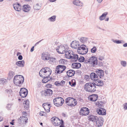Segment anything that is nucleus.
Returning <instances> with one entry per match:
<instances>
[{
    "instance_id": "1",
    "label": "nucleus",
    "mask_w": 127,
    "mask_h": 127,
    "mask_svg": "<svg viewBox=\"0 0 127 127\" xmlns=\"http://www.w3.org/2000/svg\"><path fill=\"white\" fill-rule=\"evenodd\" d=\"M94 83L89 82L86 84L84 86L85 90L88 92H93L96 90V87Z\"/></svg>"
},
{
    "instance_id": "2",
    "label": "nucleus",
    "mask_w": 127,
    "mask_h": 127,
    "mask_svg": "<svg viewBox=\"0 0 127 127\" xmlns=\"http://www.w3.org/2000/svg\"><path fill=\"white\" fill-rule=\"evenodd\" d=\"M24 81V77L21 75H16L14 77L13 82L16 86H19L20 84H23Z\"/></svg>"
},
{
    "instance_id": "3",
    "label": "nucleus",
    "mask_w": 127,
    "mask_h": 127,
    "mask_svg": "<svg viewBox=\"0 0 127 127\" xmlns=\"http://www.w3.org/2000/svg\"><path fill=\"white\" fill-rule=\"evenodd\" d=\"M51 120L54 126H59L61 124L60 127H64V122L62 120H61L58 117H52Z\"/></svg>"
},
{
    "instance_id": "4",
    "label": "nucleus",
    "mask_w": 127,
    "mask_h": 127,
    "mask_svg": "<svg viewBox=\"0 0 127 127\" xmlns=\"http://www.w3.org/2000/svg\"><path fill=\"white\" fill-rule=\"evenodd\" d=\"M88 51V48H86V46L84 44L81 45L78 47L77 49L78 52L82 55L85 54L87 53Z\"/></svg>"
},
{
    "instance_id": "5",
    "label": "nucleus",
    "mask_w": 127,
    "mask_h": 127,
    "mask_svg": "<svg viewBox=\"0 0 127 127\" xmlns=\"http://www.w3.org/2000/svg\"><path fill=\"white\" fill-rule=\"evenodd\" d=\"M66 67L64 65H58L56 67L55 72L56 74H60L63 73L66 68Z\"/></svg>"
},
{
    "instance_id": "6",
    "label": "nucleus",
    "mask_w": 127,
    "mask_h": 127,
    "mask_svg": "<svg viewBox=\"0 0 127 127\" xmlns=\"http://www.w3.org/2000/svg\"><path fill=\"white\" fill-rule=\"evenodd\" d=\"M68 49L67 46H64L61 45L57 48L56 50L59 53L63 54L65 53V51H67Z\"/></svg>"
},
{
    "instance_id": "7",
    "label": "nucleus",
    "mask_w": 127,
    "mask_h": 127,
    "mask_svg": "<svg viewBox=\"0 0 127 127\" xmlns=\"http://www.w3.org/2000/svg\"><path fill=\"white\" fill-rule=\"evenodd\" d=\"M41 71H43L44 76L46 77H49L51 74L52 71L49 68L44 67L41 69Z\"/></svg>"
},
{
    "instance_id": "8",
    "label": "nucleus",
    "mask_w": 127,
    "mask_h": 127,
    "mask_svg": "<svg viewBox=\"0 0 127 127\" xmlns=\"http://www.w3.org/2000/svg\"><path fill=\"white\" fill-rule=\"evenodd\" d=\"M80 115L86 116L88 115L90 113V110L87 108L83 107L82 108L80 111Z\"/></svg>"
},
{
    "instance_id": "9",
    "label": "nucleus",
    "mask_w": 127,
    "mask_h": 127,
    "mask_svg": "<svg viewBox=\"0 0 127 127\" xmlns=\"http://www.w3.org/2000/svg\"><path fill=\"white\" fill-rule=\"evenodd\" d=\"M28 94V91L27 89L25 88L21 89L19 92L20 95L22 97H25Z\"/></svg>"
},
{
    "instance_id": "10",
    "label": "nucleus",
    "mask_w": 127,
    "mask_h": 127,
    "mask_svg": "<svg viewBox=\"0 0 127 127\" xmlns=\"http://www.w3.org/2000/svg\"><path fill=\"white\" fill-rule=\"evenodd\" d=\"M90 64L93 66H95L97 64V58L95 56H92L90 58Z\"/></svg>"
},
{
    "instance_id": "11",
    "label": "nucleus",
    "mask_w": 127,
    "mask_h": 127,
    "mask_svg": "<svg viewBox=\"0 0 127 127\" xmlns=\"http://www.w3.org/2000/svg\"><path fill=\"white\" fill-rule=\"evenodd\" d=\"M55 99H56L57 100V103H56V106L57 107H59L62 105L64 102V100L63 98L61 97H56Z\"/></svg>"
},
{
    "instance_id": "12",
    "label": "nucleus",
    "mask_w": 127,
    "mask_h": 127,
    "mask_svg": "<svg viewBox=\"0 0 127 127\" xmlns=\"http://www.w3.org/2000/svg\"><path fill=\"white\" fill-rule=\"evenodd\" d=\"M96 111L97 114L99 115H104L106 114V110L101 107L97 109Z\"/></svg>"
},
{
    "instance_id": "13",
    "label": "nucleus",
    "mask_w": 127,
    "mask_h": 127,
    "mask_svg": "<svg viewBox=\"0 0 127 127\" xmlns=\"http://www.w3.org/2000/svg\"><path fill=\"white\" fill-rule=\"evenodd\" d=\"M98 95L95 94H93L89 96L88 98L89 100L92 101H95L97 99Z\"/></svg>"
},
{
    "instance_id": "14",
    "label": "nucleus",
    "mask_w": 127,
    "mask_h": 127,
    "mask_svg": "<svg viewBox=\"0 0 127 127\" xmlns=\"http://www.w3.org/2000/svg\"><path fill=\"white\" fill-rule=\"evenodd\" d=\"M96 125L98 127L101 126L103 125L104 122L103 119L101 118H98L96 121Z\"/></svg>"
},
{
    "instance_id": "15",
    "label": "nucleus",
    "mask_w": 127,
    "mask_h": 127,
    "mask_svg": "<svg viewBox=\"0 0 127 127\" xmlns=\"http://www.w3.org/2000/svg\"><path fill=\"white\" fill-rule=\"evenodd\" d=\"M28 118L25 116H23L19 118V122L21 124H25L28 122Z\"/></svg>"
},
{
    "instance_id": "16",
    "label": "nucleus",
    "mask_w": 127,
    "mask_h": 127,
    "mask_svg": "<svg viewBox=\"0 0 127 127\" xmlns=\"http://www.w3.org/2000/svg\"><path fill=\"white\" fill-rule=\"evenodd\" d=\"M95 72L99 77L102 79L104 76V71L101 69H97L96 70Z\"/></svg>"
},
{
    "instance_id": "17",
    "label": "nucleus",
    "mask_w": 127,
    "mask_h": 127,
    "mask_svg": "<svg viewBox=\"0 0 127 127\" xmlns=\"http://www.w3.org/2000/svg\"><path fill=\"white\" fill-rule=\"evenodd\" d=\"M71 55H70V58H68V59H71L74 62H76L78 59V55L77 54H73L72 53Z\"/></svg>"
},
{
    "instance_id": "18",
    "label": "nucleus",
    "mask_w": 127,
    "mask_h": 127,
    "mask_svg": "<svg viewBox=\"0 0 127 127\" xmlns=\"http://www.w3.org/2000/svg\"><path fill=\"white\" fill-rule=\"evenodd\" d=\"M15 10L18 11H20L21 9V6L19 3H16L13 5Z\"/></svg>"
},
{
    "instance_id": "19",
    "label": "nucleus",
    "mask_w": 127,
    "mask_h": 127,
    "mask_svg": "<svg viewBox=\"0 0 127 127\" xmlns=\"http://www.w3.org/2000/svg\"><path fill=\"white\" fill-rule=\"evenodd\" d=\"M71 47L73 48L76 49L79 47V42L78 41H73L71 43Z\"/></svg>"
},
{
    "instance_id": "20",
    "label": "nucleus",
    "mask_w": 127,
    "mask_h": 127,
    "mask_svg": "<svg viewBox=\"0 0 127 127\" xmlns=\"http://www.w3.org/2000/svg\"><path fill=\"white\" fill-rule=\"evenodd\" d=\"M90 77L92 80L96 81L98 78L97 75L95 73H92L90 75Z\"/></svg>"
},
{
    "instance_id": "21",
    "label": "nucleus",
    "mask_w": 127,
    "mask_h": 127,
    "mask_svg": "<svg viewBox=\"0 0 127 127\" xmlns=\"http://www.w3.org/2000/svg\"><path fill=\"white\" fill-rule=\"evenodd\" d=\"M89 120L92 122H95L98 117L95 116L93 115H89L88 117Z\"/></svg>"
},
{
    "instance_id": "22",
    "label": "nucleus",
    "mask_w": 127,
    "mask_h": 127,
    "mask_svg": "<svg viewBox=\"0 0 127 127\" xmlns=\"http://www.w3.org/2000/svg\"><path fill=\"white\" fill-rule=\"evenodd\" d=\"M72 2L74 4L78 6H83V3L79 0H74Z\"/></svg>"
},
{
    "instance_id": "23",
    "label": "nucleus",
    "mask_w": 127,
    "mask_h": 127,
    "mask_svg": "<svg viewBox=\"0 0 127 127\" xmlns=\"http://www.w3.org/2000/svg\"><path fill=\"white\" fill-rule=\"evenodd\" d=\"M67 75L69 77H71L74 76L75 73V71L73 70H69L66 72Z\"/></svg>"
},
{
    "instance_id": "24",
    "label": "nucleus",
    "mask_w": 127,
    "mask_h": 127,
    "mask_svg": "<svg viewBox=\"0 0 127 127\" xmlns=\"http://www.w3.org/2000/svg\"><path fill=\"white\" fill-rule=\"evenodd\" d=\"M25 62L24 61H19L16 62L15 64L18 66L21 67H24V65Z\"/></svg>"
},
{
    "instance_id": "25",
    "label": "nucleus",
    "mask_w": 127,
    "mask_h": 127,
    "mask_svg": "<svg viewBox=\"0 0 127 127\" xmlns=\"http://www.w3.org/2000/svg\"><path fill=\"white\" fill-rule=\"evenodd\" d=\"M44 94L45 96L51 95L53 93L52 91L50 89H47L44 90Z\"/></svg>"
},
{
    "instance_id": "26",
    "label": "nucleus",
    "mask_w": 127,
    "mask_h": 127,
    "mask_svg": "<svg viewBox=\"0 0 127 127\" xmlns=\"http://www.w3.org/2000/svg\"><path fill=\"white\" fill-rule=\"evenodd\" d=\"M43 77L44 78L42 80V82L43 83H46L50 80H52V78L51 77L50 78L49 77H46V76H44Z\"/></svg>"
},
{
    "instance_id": "27",
    "label": "nucleus",
    "mask_w": 127,
    "mask_h": 127,
    "mask_svg": "<svg viewBox=\"0 0 127 127\" xmlns=\"http://www.w3.org/2000/svg\"><path fill=\"white\" fill-rule=\"evenodd\" d=\"M23 8L24 11L27 12L30 10L31 7L29 5H25L23 6Z\"/></svg>"
},
{
    "instance_id": "28",
    "label": "nucleus",
    "mask_w": 127,
    "mask_h": 127,
    "mask_svg": "<svg viewBox=\"0 0 127 127\" xmlns=\"http://www.w3.org/2000/svg\"><path fill=\"white\" fill-rule=\"evenodd\" d=\"M24 105L25 109H28L29 107V101L28 100L25 101L24 102Z\"/></svg>"
},
{
    "instance_id": "29",
    "label": "nucleus",
    "mask_w": 127,
    "mask_h": 127,
    "mask_svg": "<svg viewBox=\"0 0 127 127\" xmlns=\"http://www.w3.org/2000/svg\"><path fill=\"white\" fill-rule=\"evenodd\" d=\"M42 106L46 112H50V107H48V106L46 105V103H43L42 104Z\"/></svg>"
},
{
    "instance_id": "30",
    "label": "nucleus",
    "mask_w": 127,
    "mask_h": 127,
    "mask_svg": "<svg viewBox=\"0 0 127 127\" xmlns=\"http://www.w3.org/2000/svg\"><path fill=\"white\" fill-rule=\"evenodd\" d=\"M96 82L95 83H94L95 86H102L103 84V81L102 80H97Z\"/></svg>"
},
{
    "instance_id": "31",
    "label": "nucleus",
    "mask_w": 127,
    "mask_h": 127,
    "mask_svg": "<svg viewBox=\"0 0 127 127\" xmlns=\"http://www.w3.org/2000/svg\"><path fill=\"white\" fill-rule=\"evenodd\" d=\"M65 57L66 58H70V55H71V54H72V53H73V52L71 51L70 50L67 51H65Z\"/></svg>"
},
{
    "instance_id": "32",
    "label": "nucleus",
    "mask_w": 127,
    "mask_h": 127,
    "mask_svg": "<svg viewBox=\"0 0 127 127\" xmlns=\"http://www.w3.org/2000/svg\"><path fill=\"white\" fill-rule=\"evenodd\" d=\"M67 60L64 59L60 60L59 62L60 65H65L66 64Z\"/></svg>"
},
{
    "instance_id": "33",
    "label": "nucleus",
    "mask_w": 127,
    "mask_h": 127,
    "mask_svg": "<svg viewBox=\"0 0 127 127\" xmlns=\"http://www.w3.org/2000/svg\"><path fill=\"white\" fill-rule=\"evenodd\" d=\"M108 12H105L100 16L99 17V19L100 21H102L104 20L106 16L107 15Z\"/></svg>"
},
{
    "instance_id": "34",
    "label": "nucleus",
    "mask_w": 127,
    "mask_h": 127,
    "mask_svg": "<svg viewBox=\"0 0 127 127\" xmlns=\"http://www.w3.org/2000/svg\"><path fill=\"white\" fill-rule=\"evenodd\" d=\"M5 92L8 95L9 97H11L13 95V92L11 89H7L5 90Z\"/></svg>"
},
{
    "instance_id": "35",
    "label": "nucleus",
    "mask_w": 127,
    "mask_h": 127,
    "mask_svg": "<svg viewBox=\"0 0 127 127\" xmlns=\"http://www.w3.org/2000/svg\"><path fill=\"white\" fill-rule=\"evenodd\" d=\"M69 84L72 87H74L76 85V82L75 79H72L71 81L69 82Z\"/></svg>"
},
{
    "instance_id": "36",
    "label": "nucleus",
    "mask_w": 127,
    "mask_h": 127,
    "mask_svg": "<svg viewBox=\"0 0 127 127\" xmlns=\"http://www.w3.org/2000/svg\"><path fill=\"white\" fill-rule=\"evenodd\" d=\"M72 65L76 68H78L81 67V64L80 63H73Z\"/></svg>"
},
{
    "instance_id": "37",
    "label": "nucleus",
    "mask_w": 127,
    "mask_h": 127,
    "mask_svg": "<svg viewBox=\"0 0 127 127\" xmlns=\"http://www.w3.org/2000/svg\"><path fill=\"white\" fill-rule=\"evenodd\" d=\"M56 15H53L48 18V20L51 22H54L56 20Z\"/></svg>"
},
{
    "instance_id": "38",
    "label": "nucleus",
    "mask_w": 127,
    "mask_h": 127,
    "mask_svg": "<svg viewBox=\"0 0 127 127\" xmlns=\"http://www.w3.org/2000/svg\"><path fill=\"white\" fill-rule=\"evenodd\" d=\"M42 59L43 60H49V57L47 55H45L44 53H43L42 54Z\"/></svg>"
},
{
    "instance_id": "39",
    "label": "nucleus",
    "mask_w": 127,
    "mask_h": 127,
    "mask_svg": "<svg viewBox=\"0 0 127 127\" xmlns=\"http://www.w3.org/2000/svg\"><path fill=\"white\" fill-rule=\"evenodd\" d=\"M77 104V101H76V99H75V100H74L72 102L71 104H67V105L69 106H71V107H72L73 106H74L76 105Z\"/></svg>"
},
{
    "instance_id": "40",
    "label": "nucleus",
    "mask_w": 127,
    "mask_h": 127,
    "mask_svg": "<svg viewBox=\"0 0 127 127\" xmlns=\"http://www.w3.org/2000/svg\"><path fill=\"white\" fill-rule=\"evenodd\" d=\"M87 38L82 37L80 38V40L81 42L84 43L87 41Z\"/></svg>"
},
{
    "instance_id": "41",
    "label": "nucleus",
    "mask_w": 127,
    "mask_h": 127,
    "mask_svg": "<svg viewBox=\"0 0 127 127\" xmlns=\"http://www.w3.org/2000/svg\"><path fill=\"white\" fill-rule=\"evenodd\" d=\"M103 104V102L102 101H98L96 103V105H98V106L100 107H103L102 105Z\"/></svg>"
},
{
    "instance_id": "42",
    "label": "nucleus",
    "mask_w": 127,
    "mask_h": 127,
    "mask_svg": "<svg viewBox=\"0 0 127 127\" xmlns=\"http://www.w3.org/2000/svg\"><path fill=\"white\" fill-rule=\"evenodd\" d=\"M41 7V6H39L38 3L36 4L33 6V8L34 10H39L40 9Z\"/></svg>"
},
{
    "instance_id": "43",
    "label": "nucleus",
    "mask_w": 127,
    "mask_h": 127,
    "mask_svg": "<svg viewBox=\"0 0 127 127\" xmlns=\"http://www.w3.org/2000/svg\"><path fill=\"white\" fill-rule=\"evenodd\" d=\"M85 60V59L84 57L80 56L78 60L79 62H84Z\"/></svg>"
},
{
    "instance_id": "44",
    "label": "nucleus",
    "mask_w": 127,
    "mask_h": 127,
    "mask_svg": "<svg viewBox=\"0 0 127 127\" xmlns=\"http://www.w3.org/2000/svg\"><path fill=\"white\" fill-rule=\"evenodd\" d=\"M7 81L5 79H1L0 80V84H4Z\"/></svg>"
},
{
    "instance_id": "45",
    "label": "nucleus",
    "mask_w": 127,
    "mask_h": 127,
    "mask_svg": "<svg viewBox=\"0 0 127 127\" xmlns=\"http://www.w3.org/2000/svg\"><path fill=\"white\" fill-rule=\"evenodd\" d=\"M121 65L123 67H125L127 65V62L125 61H122L121 62Z\"/></svg>"
},
{
    "instance_id": "46",
    "label": "nucleus",
    "mask_w": 127,
    "mask_h": 127,
    "mask_svg": "<svg viewBox=\"0 0 127 127\" xmlns=\"http://www.w3.org/2000/svg\"><path fill=\"white\" fill-rule=\"evenodd\" d=\"M71 99H73V98L71 97H68L65 100V102L67 104L68 103L69 100Z\"/></svg>"
},
{
    "instance_id": "47",
    "label": "nucleus",
    "mask_w": 127,
    "mask_h": 127,
    "mask_svg": "<svg viewBox=\"0 0 127 127\" xmlns=\"http://www.w3.org/2000/svg\"><path fill=\"white\" fill-rule=\"evenodd\" d=\"M97 50V49L96 47L94 46L93 48L91 49V51L92 53H95Z\"/></svg>"
},
{
    "instance_id": "48",
    "label": "nucleus",
    "mask_w": 127,
    "mask_h": 127,
    "mask_svg": "<svg viewBox=\"0 0 127 127\" xmlns=\"http://www.w3.org/2000/svg\"><path fill=\"white\" fill-rule=\"evenodd\" d=\"M13 104L12 103L7 104L6 106V107L8 110H10L11 108V106Z\"/></svg>"
},
{
    "instance_id": "49",
    "label": "nucleus",
    "mask_w": 127,
    "mask_h": 127,
    "mask_svg": "<svg viewBox=\"0 0 127 127\" xmlns=\"http://www.w3.org/2000/svg\"><path fill=\"white\" fill-rule=\"evenodd\" d=\"M46 112L43 111H41L40 112L39 115L41 116H46Z\"/></svg>"
},
{
    "instance_id": "50",
    "label": "nucleus",
    "mask_w": 127,
    "mask_h": 127,
    "mask_svg": "<svg viewBox=\"0 0 127 127\" xmlns=\"http://www.w3.org/2000/svg\"><path fill=\"white\" fill-rule=\"evenodd\" d=\"M43 71H41V69L40 70L39 73V74L40 76L42 77H43L44 73H43Z\"/></svg>"
},
{
    "instance_id": "51",
    "label": "nucleus",
    "mask_w": 127,
    "mask_h": 127,
    "mask_svg": "<svg viewBox=\"0 0 127 127\" xmlns=\"http://www.w3.org/2000/svg\"><path fill=\"white\" fill-rule=\"evenodd\" d=\"M123 108L124 110H127V103H125L123 104Z\"/></svg>"
},
{
    "instance_id": "52",
    "label": "nucleus",
    "mask_w": 127,
    "mask_h": 127,
    "mask_svg": "<svg viewBox=\"0 0 127 127\" xmlns=\"http://www.w3.org/2000/svg\"><path fill=\"white\" fill-rule=\"evenodd\" d=\"M55 84L57 86H61L60 82L59 81H56L55 83Z\"/></svg>"
},
{
    "instance_id": "53",
    "label": "nucleus",
    "mask_w": 127,
    "mask_h": 127,
    "mask_svg": "<svg viewBox=\"0 0 127 127\" xmlns=\"http://www.w3.org/2000/svg\"><path fill=\"white\" fill-rule=\"evenodd\" d=\"M115 43L118 44H120L121 43V40H112Z\"/></svg>"
},
{
    "instance_id": "54",
    "label": "nucleus",
    "mask_w": 127,
    "mask_h": 127,
    "mask_svg": "<svg viewBox=\"0 0 127 127\" xmlns=\"http://www.w3.org/2000/svg\"><path fill=\"white\" fill-rule=\"evenodd\" d=\"M52 85L51 84H48L45 86V87L47 88H51L52 87Z\"/></svg>"
},
{
    "instance_id": "55",
    "label": "nucleus",
    "mask_w": 127,
    "mask_h": 127,
    "mask_svg": "<svg viewBox=\"0 0 127 127\" xmlns=\"http://www.w3.org/2000/svg\"><path fill=\"white\" fill-rule=\"evenodd\" d=\"M84 62V63L85 64H87L88 63H89V64H90V59H89L88 60H85Z\"/></svg>"
},
{
    "instance_id": "56",
    "label": "nucleus",
    "mask_w": 127,
    "mask_h": 127,
    "mask_svg": "<svg viewBox=\"0 0 127 127\" xmlns=\"http://www.w3.org/2000/svg\"><path fill=\"white\" fill-rule=\"evenodd\" d=\"M60 82L61 84V86H63V85L65 84V81L62 80L61 81V82Z\"/></svg>"
},
{
    "instance_id": "57",
    "label": "nucleus",
    "mask_w": 127,
    "mask_h": 127,
    "mask_svg": "<svg viewBox=\"0 0 127 127\" xmlns=\"http://www.w3.org/2000/svg\"><path fill=\"white\" fill-rule=\"evenodd\" d=\"M55 59V58H54L52 57H49V60L50 61H51V62H53L54 60Z\"/></svg>"
},
{
    "instance_id": "58",
    "label": "nucleus",
    "mask_w": 127,
    "mask_h": 127,
    "mask_svg": "<svg viewBox=\"0 0 127 127\" xmlns=\"http://www.w3.org/2000/svg\"><path fill=\"white\" fill-rule=\"evenodd\" d=\"M90 76L89 75H86L85 76V78L86 79V80H88L90 78Z\"/></svg>"
},
{
    "instance_id": "59",
    "label": "nucleus",
    "mask_w": 127,
    "mask_h": 127,
    "mask_svg": "<svg viewBox=\"0 0 127 127\" xmlns=\"http://www.w3.org/2000/svg\"><path fill=\"white\" fill-rule=\"evenodd\" d=\"M18 59L19 60H22L23 59V57L22 55H19L18 57Z\"/></svg>"
},
{
    "instance_id": "60",
    "label": "nucleus",
    "mask_w": 127,
    "mask_h": 127,
    "mask_svg": "<svg viewBox=\"0 0 127 127\" xmlns=\"http://www.w3.org/2000/svg\"><path fill=\"white\" fill-rule=\"evenodd\" d=\"M74 100H75V99L73 98V99H71L70 100H69L68 104H71V103Z\"/></svg>"
},
{
    "instance_id": "61",
    "label": "nucleus",
    "mask_w": 127,
    "mask_h": 127,
    "mask_svg": "<svg viewBox=\"0 0 127 127\" xmlns=\"http://www.w3.org/2000/svg\"><path fill=\"white\" fill-rule=\"evenodd\" d=\"M57 100L56 99H55V98L53 100V102L54 105L56 106V103H57Z\"/></svg>"
},
{
    "instance_id": "62",
    "label": "nucleus",
    "mask_w": 127,
    "mask_h": 127,
    "mask_svg": "<svg viewBox=\"0 0 127 127\" xmlns=\"http://www.w3.org/2000/svg\"><path fill=\"white\" fill-rule=\"evenodd\" d=\"M77 100L79 101H80V102H82L83 101V99L80 97L78 98L77 99Z\"/></svg>"
},
{
    "instance_id": "63",
    "label": "nucleus",
    "mask_w": 127,
    "mask_h": 127,
    "mask_svg": "<svg viewBox=\"0 0 127 127\" xmlns=\"http://www.w3.org/2000/svg\"><path fill=\"white\" fill-rule=\"evenodd\" d=\"M103 59V57H102L99 56V57L98 59L102 61Z\"/></svg>"
},
{
    "instance_id": "64",
    "label": "nucleus",
    "mask_w": 127,
    "mask_h": 127,
    "mask_svg": "<svg viewBox=\"0 0 127 127\" xmlns=\"http://www.w3.org/2000/svg\"><path fill=\"white\" fill-rule=\"evenodd\" d=\"M14 73V72H11L10 73V75L11 76L10 77L11 78L13 77V74Z\"/></svg>"
}]
</instances>
